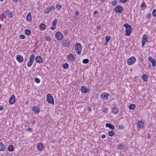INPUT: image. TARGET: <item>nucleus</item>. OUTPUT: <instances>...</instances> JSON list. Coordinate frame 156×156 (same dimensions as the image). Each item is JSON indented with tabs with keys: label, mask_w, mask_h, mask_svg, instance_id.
Listing matches in <instances>:
<instances>
[{
	"label": "nucleus",
	"mask_w": 156,
	"mask_h": 156,
	"mask_svg": "<svg viewBox=\"0 0 156 156\" xmlns=\"http://www.w3.org/2000/svg\"><path fill=\"white\" fill-rule=\"evenodd\" d=\"M105 126L106 127H109L112 130L114 129L115 128L114 126L111 123H107L105 125Z\"/></svg>",
	"instance_id": "f3484780"
},
{
	"label": "nucleus",
	"mask_w": 156,
	"mask_h": 156,
	"mask_svg": "<svg viewBox=\"0 0 156 156\" xmlns=\"http://www.w3.org/2000/svg\"><path fill=\"white\" fill-rule=\"evenodd\" d=\"M57 22L58 20L56 19H55L53 20L52 22V27L51 28V29L52 30H53L56 28L55 26L57 24Z\"/></svg>",
	"instance_id": "f8f14e48"
},
{
	"label": "nucleus",
	"mask_w": 156,
	"mask_h": 156,
	"mask_svg": "<svg viewBox=\"0 0 156 156\" xmlns=\"http://www.w3.org/2000/svg\"><path fill=\"white\" fill-rule=\"evenodd\" d=\"M144 125V123L142 121H139L138 122L137 126L138 127L142 128Z\"/></svg>",
	"instance_id": "6ab92c4d"
},
{
	"label": "nucleus",
	"mask_w": 156,
	"mask_h": 156,
	"mask_svg": "<svg viewBox=\"0 0 156 156\" xmlns=\"http://www.w3.org/2000/svg\"><path fill=\"white\" fill-rule=\"evenodd\" d=\"M16 59L19 62H21L23 60V58L20 55H17L16 57Z\"/></svg>",
	"instance_id": "4468645a"
},
{
	"label": "nucleus",
	"mask_w": 156,
	"mask_h": 156,
	"mask_svg": "<svg viewBox=\"0 0 156 156\" xmlns=\"http://www.w3.org/2000/svg\"><path fill=\"white\" fill-rule=\"evenodd\" d=\"M45 40L48 41H51V39L49 36H46L45 37Z\"/></svg>",
	"instance_id": "c9c22d12"
},
{
	"label": "nucleus",
	"mask_w": 156,
	"mask_h": 156,
	"mask_svg": "<svg viewBox=\"0 0 156 156\" xmlns=\"http://www.w3.org/2000/svg\"><path fill=\"white\" fill-rule=\"evenodd\" d=\"M115 134V133L114 131L111 130L109 131L108 133V135L110 136H114Z\"/></svg>",
	"instance_id": "7c9ffc66"
},
{
	"label": "nucleus",
	"mask_w": 156,
	"mask_h": 156,
	"mask_svg": "<svg viewBox=\"0 0 156 156\" xmlns=\"http://www.w3.org/2000/svg\"><path fill=\"white\" fill-rule=\"evenodd\" d=\"M146 42H144L142 41V47H143L144 46V44Z\"/></svg>",
	"instance_id": "3c124183"
},
{
	"label": "nucleus",
	"mask_w": 156,
	"mask_h": 156,
	"mask_svg": "<svg viewBox=\"0 0 156 156\" xmlns=\"http://www.w3.org/2000/svg\"><path fill=\"white\" fill-rule=\"evenodd\" d=\"M56 8L59 9H60V8L62 7L61 5L59 4H57L56 5Z\"/></svg>",
	"instance_id": "79ce46f5"
},
{
	"label": "nucleus",
	"mask_w": 156,
	"mask_h": 156,
	"mask_svg": "<svg viewBox=\"0 0 156 156\" xmlns=\"http://www.w3.org/2000/svg\"><path fill=\"white\" fill-rule=\"evenodd\" d=\"M64 34L65 35H67V34L68 33V32L67 30H64Z\"/></svg>",
	"instance_id": "8fccbe9b"
},
{
	"label": "nucleus",
	"mask_w": 156,
	"mask_h": 156,
	"mask_svg": "<svg viewBox=\"0 0 156 156\" xmlns=\"http://www.w3.org/2000/svg\"><path fill=\"white\" fill-rule=\"evenodd\" d=\"M136 107V106L134 104H132L129 105L128 108L130 110H133Z\"/></svg>",
	"instance_id": "a878e982"
},
{
	"label": "nucleus",
	"mask_w": 156,
	"mask_h": 156,
	"mask_svg": "<svg viewBox=\"0 0 156 156\" xmlns=\"http://www.w3.org/2000/svg\"><path fill=\"white\" fill-rule=\"evenodd\" d=\"M35 61L37 63H41L42 62V58L39 56H37L35 58Z\"/></svg>",
	"instance_id": "ddd939ff"
},
{
	"label": "nucleus",
	"mask_w": 156,
	"mask_h": 156,
	"mask_svg": "<svg viewBox=\"0 0 156 156\" xmlns=\"http://www.w3.org/2000/svg\"><path fill=\"white\" fill-rule=\"evenodd\" d=\"M105 137H106V136L105 134L102 135L101 136V138L102 139H104V138H105Z\"/></svg>",
	"instance_id": "864d4df0"
},
{
	"label": "nucleus",
	"mask_w": 156,
	"mask_h": 156,
	"mask_svg": "<svg viewBox=\"0 0 156 156\" xmlns=\"http://www.w3.org/2000/svg\"><path fill=\"white\" fill-rule=\"evenodd\" d=\"M34 54H32L31 55L29 59V61L33 62L34 60Z\"/></svg>",
	"instance_id": "c85d7f7f"
},
{
	"label": "nucleus",
	"mask_w": 156,
	"mask_h": 156,
	"mask_svg": "<svg viewBox=\"0 0 156 156\" xmlns=\"http://www.w3.org/2000/svg\"><path fill=\"white\" fill-rule=\"evenodd\" d=\"M6 18V16L3 13H2L0 14V19L2 21H3L4 19Z\"/></svg>",
	"instance_id": "cd10ccee"
},
{
	"label": "nucleus",
	"mask_w": 156,
	"mask_h": 156,
	"mask_svg": "<svg viewBox=\"0 0 156 156\" xmlns=\"http://www.w3.org/2000/svg\"><path fill=\"white\" fill-rule=\"evenodd\" d=\"M117 3V2H116V0H115V1H112V5L115 6L116 5Z\"/></svg>",
	"instance_id": "ea45409f"
},
{
	"label": "nucleus",
	"mask_w": 156,
	"mask_h": 156,
	"mask_svg": "<svg viewBox=\"0 0 156 156\" xmlns=\"http://www.w3.org/2000/svg\"><path fill=\"white\" fill-rule=\"evenodd\" d=\"M18 0H13V1L16 2L17 1H18Z\"/></svg>",
	"instance_id": "680f3d73"
},
{
	"label": "nucleus",
	"mask_w": 156,
	"mask_h": 156,
	"mask_svg": "<svg viewBox=\"0 0 156 156\" xmlns=\"http://www.w3.org/2000/svg\"><path fill=\"white\" fill-rule=\"evenodd\" d=\"M142 41L147 42L148 41V39H147V35L146 34H144L143 35L142 37Z\"/></svg>",
	"instance_id": "a211bd4d"
},
{
	"label": "nucleus",
	"mask_w": 156,
	"mask_h": 156,
	"mask_svg": "<svg viewBox=\"0 0 156 156\" xmlns=\"http://www.w3.org/2000/svg\"><path fill=\"white\" fill-rule=\"evenodd\" d=\"M68 58L71 61H73L75 60L74 55L72 54H70L67 55Z\"/></svg>",
	"instance_id": "9b49d317"
},
{
	"label": "nucleus",
	"mask_w": 156,
	"mask_h": 156,
	"mask_svg": "<svg viewBox=\"0 0 156 156\" xmlns=\"http://www.w3.org/2000/svg\"><path fill=\"white\" fill-rule=\"evenodd\" d=\"M124 26L126 28V34L127 36H129L131 33L132 29L131 26L127 23L124 24Z\"/></svg>",
	"instance_id": "f257e3e1"
},
{
	"label": "nucleus",
	"mask_w": 156,
	"mask_h": 156,
	"mask_svg": "<svg viewBox=\"0 0 156 156\" xmlns=\"http://www.w3.org/2000/svg\"><path fill=\"white\" fill-rule=\"evenodd\" d=\"M12 12H9L8 14V17L10 18H12Z\"/></svg>",
	"instance_id": "58836bf2"
},
{
	"label": "nucleus",
	"mask_w": 156,
	"mask_h": 156,
	"mask_svg": "<svg viewBox=\"0 0 156 156\" xmlns=\"http://www.w3.org/2000/svg\"><path fill=\"white\" fill-rule=\"evenodd\" d=\"M87 110L89 112L91 111V108L90 107H88L87 108Z\"/></svg>",
	"instance_id": "5fc2aeb1"
},
{
	"label": "nucleus",
	"mask_w": 156,
	"mask_h": 156,
	"mask_svg": "<svg viewBox=\"0 0 156 156\" xmlns=\"http://www.w3.org/2000/svg\"><path fill=\"white\" fill-rule=\"evenodd\" d=\"M148 59L149 61H150L151 62V61H152V60L154 59L153 58L151 57L150 56L148 58Z\"/></svg>",
	"instance_id": "603ef678"
},
{
	"label": "nucleus",
	"mask_w": 156,
	"mask_h": 156,
	"mask_svg": "<svg viewBox=\"0 0 156 156\" xmlns=\"http://www.w3.org/2000/svg\"><path fill=\"white\" fill-rule=\"evenodd\" d=\"M109 96V95L108 93H104L101 94L100 97L103 99H106L108 98Z\"/></svg>",
	"instance_id": "1a4fd4ad"
},
{
	"label": "nucleus",
	"mask_w": 156,
	"mask_h": 156,
	"mask_svg": "<svg viewBox=\"0 0 156 156\" xmlns=\"http://www.w3.org/2000/svg\"><path fill=\"white\" fill-rule=\"evenodd\" d=\"M33 110L36 113H38L40 112V110L37 107L35 106L33 108Z\"/></svg>",
	"instance_id": "b1692460"
},
{
	"label": "nucleus",
	"mask_w": 156,
	"mask_h": 156,
	"mask_svg": "<svg viewBox=\"0 0 156 156\" xmlns=\"http://www.w3.org/2000/svg\"><path fill=\"white\" fill-rule=\"evenodd\" d=\"M63 45L66 47L69 48L70 47L71 45V42L70 40L68 38H66L64 39L63 41Z\"/></svg>",
	"instance_id": "7ed1b4c3"
},
{
	"label": "nucleus",
	"mask_w": 156,
	"mask_h": 156,
	"mask_svg": "<svg viewBox=\"0 0 156 156\" xmlns=\"http://www.w3.org/2000/svg\"><path fill=\"white\" fill-rule=\"evenodd\" d=\"M47 100L48 103L52 104L53 105L54 104L53 98L51 94H47Z\"/></svg>",
	"instance_id": "20e7f679"
},
{
	"label": "nucleus",
	"mask_w": 156,
	"mask_h": 156,
	"mask_svg": "<svg viewBox=\"0 0 156 156\" xmlns=\"http://www.w3.org/2000/svg\"><path fill=\"white\" fill-rule=\"evenodd\" d=\"M136 60V58L135 57L132 56L128 59L127 63L129 65H132L135 62Z\"/></svg>",
	"instance_id": "39448f33"
},
{
	"label": "nucleus",
	"mask_w": 156,
	"mask_h": 156,
	"mask_svg": "<svg viewBox=\"0 0 156 156\" xmlns=\"http://www.w3.org/2000/svg\"><path fill=\"white\" fill-rule=\"evenodd\" d=\"M20 38L21 39H24L25 38V36L23 34H21L19 36Z\"/></svg>",
	"instance_id": "37998d69"
},
{
	"label": "nucleus",
	"mask_w": 156,
	"mask_h": 156,
	"mask_svg": "<svg viewBox=\"0 0 156 156\" xmlns=\"http://www.w3.org/2000/svg\"><path fill=\"white\" fill-rule=\"evenodd\" d=\"M75 47L76 51L77 54L78 55H80L82 49L81 44L79 43H76L75 44Z\"/></svg>",
	"instance_id": "f03ea898"
},
{
	"label": "nucleus",
	"mask_w": 156,
	"mask_h": 156,
	"mask_svg": "<svg viewBox=\"0 0 156 156\" xmlns=\"http://www.w3.org/2000/svg\"><path fill=\"white\" fill-rule=\"evenodd\" d=\"M151 62L152 65L153 67H154L156 66V62L155 60L154 59L152 60V61H151Z\"/></svg>",
	"instance_id": "f704fd0d"
},
{
	"label": "nucleus",
	"mask_w": 156,
	"mask_h": 156,
	"mask_svg": "<svg viewBox=\"0 0 156 156\" xmlns=\"http://www.w3.org/2000/svg\"><path fill=\"white\" fill-rule=\"evenodd\" d=\"M142 78L144 81L146 82L147 81L148 77L146 74H143L142 76Z\"/></svg>",
	"instance_id": "412c9836"
},
{
	"label": "nucleus",
	"mask_w": 156,
	"mask_h": 156,
	"mask_svg": "<svg viewBox=\"0 0 156 156\" xmlns=\"http://www.w3.org/2000/svg\"><path fill=\"white\" fill-rule=\"evenodd\" d=\"M31 31L28 29H26L25 30V33L27 35H29L31 34Z\"/></svg>",
	"instance_id": "bb28decb"
},
{
	"label": "nucleus",
	"mask_w": 156,
	"mask_h": 156,
	"mask_svg": "<svg viewBox=\"0 0 156 156\" xmlns=\"http://www.w3.org/2000/svg\"><path fill=\"white\" fill-rule=\"evenodd\" d=\"M27 103H28V102H27L26 104H27Z\"/></svg>",
	"instance_id": "338daca9"
},
{
	"label": "nucleus",
	"mask_w": 156,
	"mask_h": 156,
	"mask_svg": "<svg viewBox=\"0 0 156 156\" xmlns=\"http://www.w3.org/2000/svg\"><path fill=\"white\" fill-rule=\"evenodd\" d=\"M46 26L44 24L41 23L40 25L39 28L41 30H44L45 29Z\"/></svg>",
	"instance_id": "5701e85b"
},
{
	"label": "nucleus",
	"mask_w": 156,
	"mask_h": 156,
	"mask_svg": "<svg viewBox=\"0 0 156 156\" xmlns=\"http://www.w3.org/2000/svg\"><path fill=\"white\" fill-rule=\"evenodd\" d=\"M4 0H0V1L1 2H2Z\"/></svg>",
	"instance_id": "0e129e2a"
},
{
	"label": "nucleus",
	"mask_w": 156,
	"mask_h": 156,
	"mask_svg": "<svg viewBox=\"0 0 156 156\" xmlns=\"http://www.w3.org/2000/svg\"><path fill=\"white\" fill-rule=\"evenodd\" d=\"M79 13H80L78 11H76L75 12V15L76 16H78L79 15Z\"/></svg>",
	"instance_id": "de8ad7c7"
},
{
	"label": "nucleus",
	"mask_w": 156,
	"mask_h": 156,
	"mask_svg": "<svg viewBox=\"0 0 156 156\" xmlns=\"http://www.w3.org/2000/svg\"><path fill=\"white\" fill-rule=\"evenodd\" d=\"M150 135H148V137H150Z\"/></svg>",
	"instance_id": "69168bd1"
},
{
	"label": "nucleus",
	"mask_w": 156,
	"mask_h": 156,
	"mask_svg": "<svg viewBox=\"0 0 156 156\" xmlns=\"http://www.w3.org/2000/svg\"><path fill=\"white\" fill-rule=\"evenodd\" d=\"M152 14L153 16H156V9H154L152 12Z\"/></svg>",
	"instance_id": "a19ab883"
},
{
	"label": "nucleus",
	"mask_w": 156,
	"mask_h": 156,
	"mask_svg": "<svg viewBox=\"0 0 156 156\" xmlns=\"http://www.w3.org/2000/svg\"><path fill=\"white\" fill-rule=\"evenodd\" d=\"M89 62V60L87 58H85L83 60V62L84 63L87 64Z\"/></svg>",
	"instance_id": "72a5a7b5"
},
{
	"label": "nucleus",
	"mask_w": 156,
	"mask_h": 156,
	"mask_svg": "<svg viewBox=\"0 0 156 156\" xmlns=\"http://www.w3.org/2000/svg\"><path fill=\"white\" fill-rule=\"evenodd\" d=\"M119 2L121 3H124L127 2L128 0H119Z\"/></svg>",
	"instance_id": "a18cd8bd"
},
{
	"label": "nucleus",
	"mask_w": 156,
	"mask_h": 156,
	"mask_svg": "<svg viewBox=\"0 0 156 156\" xmlns=\"http://www.w3.org/2000/svg\"><path fill=\"white\" fill-rule=\"evenodd\" d=\"M16 101L15 97L14 95H12L10 98L9 102L10 104H13Z\"/></svg>",
	"instance_id": "9d476101"
},
{
	"label": "nucleus",
	"mask_w": 156,
	"mask_h": 156,
	"mask_svg": "<svg viewBox=\"0 0 156 156\" xmlns=\"http://www.w3.org/2000/svg\"><path fill=\"white\" fill-rule=\"evenodd\" d=\"M8 150L9 151H12L14 150V147L12 145H9L8 147Z\"/></svg>",
	"instance_id": "c756f323"
},
{
	"label": "nucleus",
	"mask_w": 156,
	"mask_h": 156,
	"mask_svg": "<svg viewBox=\"0 0 156 156\" xmlns=\"http://www.w3.org/2000/svg\"><path fill=\"white\" fill-rule=\"evenodd\" d=\"M33 63L32 62L29 61V62L27 63V66L28 67H30L31 66Z\"/></svg>",
	"instance_id": "c03bdc74"
},
{
	"label": "nucleus",
	"mask_w": 156,
	"mask_h": 156,
	"mask_svg": "<svg viewBox=\"0 0 156 156\" xmlns=\"http://www.w3.org/2000/svg\"><path fill=\"white\" fill-rule=\"evenodd\" d=\"M5 149L4 145L2 142H0V151H3Z\"/></svg>",
	"instance_id": "4be33fe9"
},
{
	"label": "nucleus",
	"mask_w": 156,
	"mask_h": 156,
	"mask_svg": "<svg viewBox=\"0 0 156 156\" xmlns=\"http://www.w3.org/2000/svg\"><path fill=\"white\" fill-rule=\"evenodd\" d=\"M124 128V126L122 125H119V129H122Z\"/></svg>",
	"instance_id": "49530a36"
},
{
	"label": "nucleus",
	"mask_w": 156,
	"mask_h": 156,
	"mask_svg": "<svg viewBox=\"0 0 156 156\" xmlns=\"http://www.w3.org/2000/svg\"><path fill=\"white\" fill-rule=\"evenodd\" d=\"M81 91L83 93H86L87 92V88L86 86H83L81 87Z\"/></svg>",
	"instance_id": "dca6fc26"
},
{
	"label": "nucleus",
	"mask_w": 156,
	"mask_h": 156,
	"mask_svg": "<svg viewBox=\"0 0 156 156\" xmlns=\"http://www.w3.org/2000/svg\"><path fill=\"white\" fill-rule=\"evenodd\" d=\"M27 130L30 131H31L32 130V129L31 128H29L27 129Z\"/></svg>",
	"instance_id": "6e6d98bb"
},
{
	"label": "nucleus",
	"mask_w": 156,
	"mask_h": 156,
	"mask_svg": "<svg viewBox=\"0 0 156 156\" xmlns=\"http://www.w3.org/2000/svg\"><path fill=\"white\" fill-rule=\"evenodd\" d=\"M32 18L30 12H28L26 16V20L27 21L30 22L31 21Z\"/></svg>",
	"instance_id": "2eb2a0df"
},
{
	"label": "nucleus",
	"mask_w": 156,
	"mask_h": 156,
	"mask_svg": "<svg viewBox=\"0 0 156 156\" xmlns=\"http://www.w3.org/2000/svg\"><path fill=\"white\" fill-rule=\"evenodd\" d=\"M37 147V149L38 150H42L43 148V144L41 143L40 144H38Z\"/></svg>",
	"instance_id": "393cba45"
},
{
	"label": "nucleus",
	"mask_w": 156,
	"mask_h": 156,
	"mask_svg": "<svg viewBox=\"0 0 156 156\" xmlns=\"http://www.w3.org/2000/svg\"><path fill=\"white\" fill-rule=\"evenodd\" d=\"M101 2H103L105 0H100Z\"/></svg>",
	"instance_id": "e2e57ef3"
},
{
	"label": "nucleus",
	"mask_w": 156,
	"mask_h": 156,
	"mask_svg": "<svg viewBox=\"0 0 156 156\" xmlns=\"http://www.w3.org/2000/svg\"><path fill=\"white\" fill-rule=\"evenodd\" d=\"M69 65L67 63H66L65 64H64L62 65V67L63 68H68L69 67Z\"/></svg>",
	"instance_id": "473e14b6"
},
{
	"label": "nucleus",
	"mask_w": 156,
	"mask_h": 156,
	"mask_svg": "<svg viewBox=\"0 0 156 156\" xmlns=\"http://www.w3.org/2000/svg\"><path fill=\"white\" fill-rule=\"evenodd\" d=\"M4 106L2 105H0V110H2L4 109Z\"/></svg>",
	"instance_id": "09e8293b"
},
{
	"label": "nucleus",
	"mask_w": 156,
	"mask_h": 156,
	"mask_svg": "<svg viewBox=\"0 0 156 156\" xmlns=\"http://www.w3.org/2000/svg\"><path fill=\"white\" fill-rule=\"evenodd\" d=\"M101 29V27H97V30H99Z\"/></svg>",
	"instance_id": "bf43d9fd"
},
{
	"label": "nucleus",
	"mask_w": 156,
	"mask_h": 156,
	"mask_svg": "<svg viewBox=\"0 0 156 156\" xmlns=\"http://www.w3.org/2000/svg\"><path fill=\"white\" fill-rule=\"evenodd\" d=\"M118 148L119 150H121L125 147V146H124L122 144H121L118 146Z\"/></svg>",
	"instance_id": "2f4dec72"
},
{
	"label": "nucleus",
	"mask_w": 156,
	"mask_h": 156,
	"mask_svg": "<svg viewBox=\"0 0 156 156\" xmlns=\"http://www.w3.org/2000/svg\"><path fill=\"white\" fill-rule=\"evenodd\" d=\"M123 10L122 6L119 5H117L114 9V10L118 13H121Z\"/></svg>",
	"instance_id": "0eeeda50"
},
{
	"label": "nucleus",
	"mask_w": 156,
	"mask_h": 156,
	"mask_svg": "<svg viewBox=\"0 0 156 156\" xmlns=\"http://www.w3.org/2000/svg\"><path fill=\"white\" fill-rule=\"evenodd\" d=\"M129 156H132L131 155H129Z\"/></svg>",
	"instance_id": "774afa93"
},
{
	"label": "nucleus",
	"mask_w": 156,
	"mask_h": 156,
	"mask_svg": "<svg viewBox=\"0 0 156 156\" xmlns=\"http://www.w3.org/2000/svg\"><path fill=\"white\" fill-rule=\"evenodd\" d=\"M35 81L37 83H39L40 82V80L37 78H36L34 79Z\"/></svg>",
	"instance_id": "4c0bfd02"
},
{
	"label": "nucleus",
	"mask_w": 156,
	"mask_h": 156,
	"mask_svg": "<svg viewBox=\"0 0 156 156\" xmlns=\"http://www.w3.org/2000/svg\"><path fill=\"white\" fill-rule=\"evenodd\" d=\"M55 9V7L54 6H50L46 8L44 10V12L45 13H48L52 10Z\"/></svg>",
	"instance_id": "6e6552de"
},
{
	"label": "nucleus",
	"mask_w": 156,
	"mask_h": 156,
	"mask_svg": "<svg viewBox=\"0 0 156 156\" xmlns=\"http://www.w3.org/2000/svg\"><path fill=\"white\" fill-rule=\"evenodd\" d=\"M98 13V11H97V10H95L93 12V14H97Z\"/></svg>",
	"instance_id": "4d7b16f0"
},
{
	"label": "nucleus",
	"mask_w": 156,
	"mask_h": 156,
	"mask_svg": "<svg viewBox=\"0 0 156 156\" xmlns=\"http://www.w3.org/2000/svg\"><path fill=\"white\" fill-rule=\"evenodd\" d=\"M151 15L150 14H148V15H147V17H148V19H149V18L150 17V16H151Z\"/></svg>",
	"instance_id": "13d9d810"
},
{
	"label": "nucleus",
	"mask_w": 156,
	"mask_h": 156,
	"mask_svg": "<svg viewBox=\"0 0 156 156\" xmlns=\"http://www.w3.org/2000/svg\"><path fill=\"white\" fill-rule=\"evenodd\" d=\"M108 42H107V41L104 44V45H107Z\"/></svg>",
	"instance_id": "052dcab7"
},
{
	"label": "nucleus",
	"mask_w": 156,
	"mask_h": 156,
	"mask_svg": "<svg viewBox=\"0 0 156 156\" xmlns=\"http://www.w3.org/2000/svg\"><path fill=\"white\" fill-rule=\"evenodd\" d=\"M111 38V37L108 36H106L105 37V39L106 40V41L107 42H108L110 40Z\"/></svg>",
	"instance_id": "e433bc0d"
},
{
	"label": "nucleus",
	"mask_w": 156,
	"mask_h": 156,
	"mask_svg": "<svg viewBox=\"0 0 156 156\" xmlns=\"http://www.w3.org/2000/svg\"><path fill=\"white\" fill-rule=\"evenodd\" d=\"M118 108H117L115 107H114L112 110V112L115 114H117L118 113Z\"/></svg>",
	"instance_id": "aec40b11"
},
{
	"label": "nucleus",
	"mask_w": 156,
	"mask_h": 156,
	"mask_svg": "<svg viewBox=\"0 0 156 156\" xmlns=\"http://www.w3.org/2000/svg\"><path fill=\"white\" fill-rule=\"evenodd\" d=\"M56 38L58 40H62L63 38V36L61 33L58 31L56 32L55 34Z\"/></svg>",
	"instance_id": "423d86ee"
}]
</instances>
